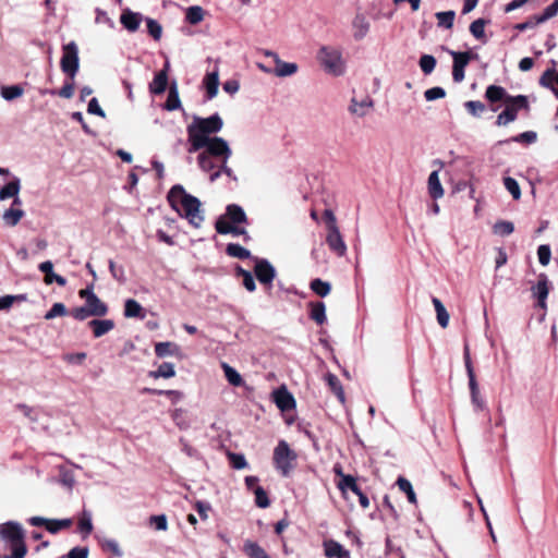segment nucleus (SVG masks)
<instances>
[{"mask_svg": "<svg viewBox=\"0 0 558 558\" xmlns=\"http://www.w3.org/2000/svg\"><path fill=\"white\" fill-rule=\"evenodd\" d=\"M223 128V121L218 113L207 118L194 117L191 124L187 125L189 153L199 151L204 145L210 144L215 137L211 136L220 132Z\"/></svg>", "mask_w": 558, "mask_h": 558, "instance_id": "obj_1", "label": "nucleus"}, {"mask_svg": "<svg viewBox=\"0 0 558 558\" xmlns=\"http://www.w3.org/2000/svg\"><path fill=\"white\" fill-rule=\"evenodd\" d=\"M168 199L171 206L184 218L189 220V222L198 228L203 221L204 217L201 211V202L187 194L182 185H174L171 187Z\"/></svg>", "mask_w": 558, "mask_h": 558, "instance_id": "obj_2", "label": "nucleus"}, {"mask_svg": "<svg viewBox=\"0 0 558 558\" xmlns=\"http://www.w3.org/2000/svg\"><path fill=\"white\" fill-rule=\"evenodd\" d=\"M197 156V163L202 171L209 174L216 171L220 162L228 161L232 150L228 142L222 137H214L210 144L204 145Z\"/></svg>", "mask_w": 558, "mask_h": 558, "instance_id": "obj_3", "label": "nucleus"}, {"mask_svg": "<svg viewBox=\"0 0 558 558\" xmlns=\"http://www.w3.org/2000/svg\"><path fill=\"white\" fill-rule=\"evenodd\" d=\"M246 223L247 217L244 209L236 204H230L227 206L226 213L217 219L215 227L220 234L244 235L245 239H248L244 227Z\"/></svg>", "mask_w": 558, "mask_h": 558, "instance_id": "obj_4", "label": "nucleus"}, {"mask_svg": "<svg viewBox=\"0 0 558 558\" xmlns=\"http://www.w3.org/2000/svg\"><path fill=\"white\" fill-rule=\"evenodd\" d=\"M320 68L329 75L341 76L345 73L347 62L342 50L336 46L322 45L316 53Z\"/></svg>", "mask_w": 558, "mask_h": 558, "instance_id": "obj_5", "label": "nucleus"}, {"mask_svg": "<svg viewBox=\"0 0 558 558\" xmlns=\"http://www.w3.org/2000/svg\"><path fill=\"white\" fill-rule=\"evenodd\" d=\"M0 536L10 544L12 555L4 558H24L26 555V545L24 542V532L17 522H7L0 524Z\"/></svg>", "mask_w": 558, "mask_h": 558, "instance_id": "obj_6", "label": "nucleus"}, {"mask_svg": "<svg viewBox=\"0 0 558 558\" xmlns=\"http://www.w3.org/2000/svg\"><path fill=\"white\" fill-rule=\"evenodd\" d=\"M505 110L498 114L496 120V124L498 126H504L513 122L521 109L529 110L527 98L523 95L508 96L505 98Z\"/></svg>", "mask_w": 558, "mask_h": 558, "instance_id": "obj_7", "label": "nucleus"}, {"mask_svg": "<svg viewBox=\"0 0 558 558\" xmlns=\"http://www.w3.org/2000/svg\"><path fill=\"white\" fill-rule=\"evenodd\" d=\"M296 457V453L289 447L288 442L280 440L274 450V462L276 469L283 476H288L294 468Z\"/></svg>", "mask_w": 558, "mask_h": 558, "instance_id": "obj_8", "label": "nucleus"}, {"mask_svg": "<svg viewBox=\"0 0 558 558\" xmlns=\"http://www.w3.org/2000/svg\"><path fill=\"white\" fill-rule=\"evenodd\" d=\"M62 52L61 70L73 81L80 68L78 47L74 41H71L63 46Z\"/></svg>", "mask_w": 558, "mask_h": 558, "instance_id": "obj_9", "label": "nucleus"}, {"mask_svg": "<svg viewBox=\"0 0 558 558\" xmlns=\"http://www.w3.org/2000/svg\"><path fill=\"white\" fill-rule=\"evenodd\" d=\"M374 107V100L368 95L353 96L349 105V112L357 118L366 117Z\"/></svg>", "mask_w": 558, "mask_h": 558, "instance_id": "obj_10", "label": "nucleus"}, {"mask_svg": "<svg viewBox=\"0 0 558 558\" xmlns=\"http://www.w3.org/2000/svg\"><path fill=\"white\" fill-rule=\"evenodd\" d=\"M453 58L452 77L456 83H460L464 80V69L471 60L469 52H457L450 51Z\"/></svg>", "mask_w": 558, "mask_h": 558, "instance_id": "obj_11", "label": "nucleus"}, {"mask_svg": "<svg viewBox=\"0 0 558 558\" xmlns=\"http://www.w3.org/2000/svg\"><path fill=\"white\" fill-rule=\"evenodd\" d=\"M351 28L354 40L361 41L369 33L371 23L364 14L357 13L352 20Z\"/></svg>", "mask_w": 558, "mask_h": 558, "instance_id": "obj_12", "label": "nucleus"}, {"mask_svg": "<svg viewBox=\"0 0 558 558\" xmlns=\"http://www.w3.org/2000/svg\"><path fill=\"white\" fill-rule=\"evenodd\" d=\"M254 271L256 278L263 284H271L276 276L275 268L266 259L256 260Z\"/></svg>", "mask_w": 558, "mask_h": 558, "instance_id": "obj_13", "label": "nucleus"}, {"mask_svg": "<svg viewBox=\"0 0 558 558\" xmlns=\"http://www.w3.org/2000/svg\"><path fill=\"white\" fill-rule=\"evenodd\" d=\"M539 85L550 89L558 99V64L555 61L539 77Z\"/></svg>", "mask_w": 558, "mask_h": 558, "instance_id": "obj_14", "label": "nucleus"}, {"mask_svg": "<svg viewBox=\"0 0 558 558\" xmlns=\"http://www.w3.org/2000/svg\"><path fill=\"white\" fill-rule=\"evenodd\" d=\"M532 294L538 301V306L543 310H546L547 304L546 300L549 294V282L548 278L545 274H541L538 276V281L535 286L532 287Z\"/></svg>", "mask_w": 558, "mask_h": 558, "instance_id": "obj_15", "label": "nucleus"}, {"mask_svg": "<svg viewBox=\"0 0 558 558\" xmlns=\"http://www.w3.org/2000/svg\"><path fill=\"white\" fill-rule=\"evenodd\" d=\"M329 248L338 256H344L347 253V245L341 236L339 228H330L326 238Z\"/></svg>", "mask_w": 558, "mask_h": 558, "instance_id": "obj_16", "label": "nucleus"}, {"mask_svg": "<svg viewBox=\"0 0 558 558\" xmlns=\"http://www.w3.org/2000/svg\"><path fill=\"white\" fill-rule=\"evenodd\" d=\"M274 402L281 411H289L295 408V400L286 387H280L272 392Z\"/></svg>", "mask_w": 558, "mask_h": 558, "instance_id": "obj_17", "label": "nucleus"}, {"mask_svg": "<svg viewBox=\"0 0 558 558\" xmlns=\"http://www.w3.org/2000/svg\"><path fill=\"white\" fill-rule=\"evenodd\" d=\"M21 190V181L19 178H14L11 182L5 184L2 189H0V201H4L7 198L13 197V205L21 206L22 201L19 197V193Z\"/></svg>", "mask_w": 558, "mask_h": 558, "instance_id": "obj_18", "label": "nucleus"}, {"mask_svg": "<svg viewBox=\"0 0 558 558\" xmlns=\"http://www.w3.org/2000/svg\"><path fill=\"white\" fill-rule=\"evenodd\" d=\"M427 191L433 199H439L444 196L445 190L441 185L438 170L430 172L427 180Z\"/></svg>", "mask_w": 558, "mask_h": 558, "instance_id": "obj_19", "label": "nucleus"}, {"mask_svg": "<svg viewBox=\"0 0 558 558\" xmlns=\"http://www.w3.org/2000/svg\"><path fill=\"white\" fill-rule=\"evenodd\" d=\"M168 70H169V62H166L165 69L157 73L153 80V82L149 84V90L151 94H162L168 84Z\"/></svg>", "mask_w": 558, "mask_h": 558, "instance_id": "obj_20", "label": "nucleus"}, {"mask_svg": "<svg viewBox=\"0 0 558 558\" xmlns=\"http://www.w3.org/2000/svg\"><path fill=\"white\" fill-rule=\"evenodd\" d=\"M120 22L129 32L133 33L138 29L142 22V15L131 11L130 9H125L121 14Z\"/></svg>", "mask_w": 558, "mask_h": 558, "instance_id": "obj_21", "label": "nucleus"}, {"mask_svg": "<svg viewBox=\"0 0 558 558\" xmlns=\"http://www.w3.org/2000/svg\"><path fill=\"white\" fill-rule=\"evenodd\" d=\"M324 549L325 555L328 558H349L350 556L349 551L344 549L340 543L333 539L325 541Z\"/></svg>", "mask_w": 558, "mask_h": 558, "instance_id": "obj_22", "label": "nucleus"}, {"mask_svg": "<svg viewBox=\"0 0 558 558\" xmlns=\"http://www.w3.org/2000/svg\"><path fill=\"white\" fill-rule=\"evenodd\" d=\"M204 86L206 88L208 99H213L218 94L219 87V73L218 71H214L211 73L206 74L204 77Z\"/></svg>", "mask_w": 558, "mask_h": 558, "instance_id": "obj_23", "label": "nucleus"}, {"mask_svg": "<svg viewBox=\"0 0 558 558\" xmlns=\"http://www.w3.org/2000/svg\"><path fill=\"white\" fill-rule=\"evenodd\" d=\"M88 325L92 327L96 338L106 335L114 328V323L111 319H93Z\"/></svg>", "mask_w": 558, "mask_h": 558, "instance_id": "obj_24", "label": "nucleus"}, {"mask_svg": "<svg viewBox=\"0 0 558 558\" xmlns=\"http://www.w3.org/2000/svg\"><path fill=\"white\" fill-rule=\"evenodd\" d=\"M243 551L248 558H271L259 544L251 539L244 542Z\"/></svg>", "mask_w": 558, "mask_h": 558, "instance_id": "obj_25", "label": "nucleus"}, {"mask_svg": "<svg viewBox=\"0 0 558 558\" xmlns=\"http://www.w3.org/2000/svg\"><path fill=\"white\" fill-rule=\"evenodd\" d=\"M124 316L126 318H145L142 305L133 299H128L124 303Z\"/></svg>", "mask_w": 558, "mask_h": 558, "instance_id": "obj_26", "label": "nucleus"}, {"mask_svg": "<svg viewBox=\"0 0 558 558\" xmlns=\"http://www.w3.org/2000/svg\"><path fill=\"white\" fill-rule=\"evenodd\" d=\"M179 352V345L170 341L158 342L155 344V353L158 357L178 355Z\"/></svg>", "mask_w": 558, "mask_h": 558, "instance_id": "obj_27", "label": "nucleus"}, {"mask_svg": "<svg viewBox=\"0 0 558 558\" xmlns=\"http://www.w3.org/2000/svg\"><path fill=\"white\" fill-rule=\"evenodd\" d=\"M24 216V210L21 209V206H14L5 210L2 215V219L7 226L14 227Z\"/></svg>", "mask_w": 558, "mask_h": 558, "instance_id": "obj_28", "label": "nucleus"}, {"mask_svg": "<svg viewBox=\"0 0 558 558\" xmlns=\"http://www.w3.org/2000/svg\"><path fill=\"white\" fill-rule=\"evenodd\" d=\"M432 303L436 311L437 322L441 328H447L449 325L450 315L442 302L438 298H433Z\"/></svg>", "mask_w": 558, "mask_h": 558, "instance_id": "obj_29", "label": "nucleus"}, {"mask_svg": "<svg viewBox=\"0 0 558 558\" xmlns=\"http://www.w3.org/2000/svg\"><path fill=\"white\" fill-rule=\"evenodd\" d=\"M298 64L294 62L280 61L274 69V74L278 77L292 76L298 72Z\"/></svg>", "mask_w": 558, "mask_h": 558, "instance_id": "obj_30", "label": "nucleus"}, {"mask_svg": "<svg viewBox=\"0 0 558 558\" xmlns=\"http://www.w3.org/2000/svg\"><path fill=\"white\" fill-rule=\"evenodd\" d=\"M0 95L4 100L12 101L24 95V88L21 85L1 86Z\"/></svg>", "mask_w": 558, "mask_h": 558, "instance_id": "obj_31", "label": "nucleus"}, {"mask_svg": "<svg viewBox=\"0 0 558 558\" xmlns=\"http://www.w3.org/2000/svg\"><path fill=\"white\" fill-rule=\"evenodd\" d=\"M325 379L327 381V385L329 386V388L331 389V391L337 396V398L339 399V401L341 403H344L345 401V396H344V391H343V387L339 380V378L331 374V373H328L326 376H325Z\"/></svg>", "mask_w": 558, "mask_h": 558, "instance_id": "obj_32", "label": "nucleus"}, {"mask_svg": "<svg viewBox=\"0 0 558 558\" xmlns=\"http://www.w3.org/2000/svg\"><path fill=\"white\" fill-rule=\"evenodd\" d=\"M86 306L93 316H105L108 312L107 305L97 295H92Z\"/></svg>", "mask_w": 558, "mask_h": 558, "instance_id": "obj_33", "label": "nucleus"}, {"mask_svg": "<svg viewBox=\"0 0 558 558\" xmlns=\"http://www.w3.org/2000/svg\"><path fill=\"white\" fill-rule=\"evenodd\" d=\"M221 367H222V369L225 372V376L230 385H232L234 387H240L243 385V383H244L243 378L235 368H233L232 366H230L228 363H225V362L221 364Z\"/></svg>", "mask_w": 558, "mask_h": 558, "instance_id": "obj_34", "label": "nucleus"}, {"mask_svg": "<svg viewBox=\"0 0 558 558\" xmlns=\"http://www.w3.org/2000/svg\"><path fill=\"white\" fill-rule=\"evenodd\" d=\"M78 531L83 538H86L93 531L92 513L87 510H83L78 519Z\"/></svg>", "mask_w": 558, "mask_h": 558, "instance_id": "obj_35", "label": "nucleus"}, {"mask_svg": "<svg viewBox=\"0 0 558 558\" xmlns=\"http://www.w3.org/2000/svg\"><path fill=\"white\" fill-rule=\"evenodd\" d=\"M397 485L401 492L407 495L410 504L416 505L417 499L411 482L402 476L398 477Z\"/></svg>", "mask_w": 558, "mask_h": 558, "instance_id": "obj_36", "label": "nucleus"}, {"mask_svg": "<svg viewBox=\"0 0 558 558\" xmlns=\"http://www.w3.org/2000/svg\"><path fill=\"white\" fill-rule=\"evenodd\" d=\"M485 96L489 101L496 102L499 100L505 101V98L508 97L509 95H507L506 89L504 87L497 85H489L486 88Z\"/></svg>", "mask_w": 558, "mask_h": 558, "instance_id": "obj_37", "label": "nucleus"}, {"mask_svg": "<svg viewBox=\"0 0 558 558\" xmlns=\"http://www.w3.org/2000/svg\"><path fill=\"white\" fill-rule=\"evenodd\" d=\"M311 318L318 325L326 322V307L323 302L311 303Z\"/></svg>", "mask_w": 558, "mask_h": 558, "instance_id": "obj_38", "label": "nucleus"}, {"mask_svg": "<svg viewBox=\"0 0 558 558\" xmlns=\"http://www.w3.org/2000/svg\"><path fill=\"white\" fill-rule=\"evenodd\" d=\"M205 12L204 9L199 5H193L187 8L185 19L186 21L192 24H198L204 20Z\"/></svg>", "mask_w": 558, "mask_h": 558, "instance_id": "obj_39", "label": "nucleus"}, {"mask_svg": "<svg viewBox=\"0 0 558 558\" xmlns=\"http://www.w3.org/2000/svg\"><path fill=\"white\" fill-rule=\"evenodd\" d=\"M226 252L229 256L240 259H246L251 257V252L240 244L230 243L227 245Z\"/></svg>", "mask_w": 558, "mask_h": 558, "instance_id": "obj_40", "label": "nucleus"}, {"mask_svg": "<svg viewBox=\"0 0 558 558\" xmlns=\"http://www.w3.org/2000/svg\"><path fill=\"white\" fill-rule=\"evenodd\" d=\"M486 21L484 19H477L473 21L470 25V32L471 34L478 40H482L483 43H486L485 38V26Z\"/></svg>", "mask_w": 558, "mask_h": 558, "instance_id": "obj_41", "label": "nucleus"}, {"mask_svg": "<svg viewBox=\"0 0 558 558\" xmlns=\"http://www.w3.org/2000/svg\"><path fill=\"white\" fill-rule=\"evenodd\" d=\"M150 376H153L154 378H159V377L171 378V377H174L175 376L174 365L172 363L165 362L161 365H159L157 371L151 372Z\"/></svg>", "mask_w": 558, "mask_h": 558, "instance_id": "obj_42", "label": "nucleus"}, {"mask_svg": "<svg viewBox=\"0 0 558 558\" xmlns=\"http://www.w3.org/2000/svg\"><path fill=\"white\" fill-rule=\"evenodd\" d=\"M454 17H456L454 11H445V12L436 13L438 26L445 27L447 29L452 28Z\"/></svg>", "mask_w": 558, "mask_h": 558, "instance_id": "obj_43", "label": "nucleus"}, {"mask_svg": "<svg viewBox=\"0 0 558 558\" xmlns=\"http://www.w3.org/2000/svg\"><path fill=\"white\" fill-rule=\"evenodd\" d=\"M437 61L432 54H423L420 58L418 65L426 75L430 74L436 68Z\"/></svg>", "mask_w": 558, "mask_h": 558, "instance_id": "obj_44", "label": "nucleus"}, {"mask_svg": "<svg viewBox=\"0 0 558 558\" xmlns=\"http://www.w3.org/2000/svg\"><path fill=\"white\" fill-rule=\"evenodd\" d=\"M311 289L314 293L324 298L330 293L331 286L330 283L317 278L311 282Z\"/></svg>", "mask_w": 558, "mask_h": 558, "instance_id": "obj_45", "label": "nucleus"}, {"mask_svg": "<svg viewBox=\"0 0 558 558\" xmlns=\"http://www.w3.org/2000/svg\"><path fill=\"white\" fill-rule=\"evenodd\" d=\"M222 173L229 177L232 180H236L233 170L228 167V161H221L219 168L209 174L210 182H215Z\"/></svg>", "mask_w": 558, "mask_h": 558, "instance_id": "obj_46", "label": "nucleus"}, {"mask_svg": "<svg viewBox=\"0 0 558 558\" xmlns=\"http://www.w3.org/2000/svg\"><path fill=\"white\" fill-rule=\"evenodd\" d=\"M513 223L511 221L506 220L497 221L493 227L494 233L500 236L509 235L513 232Z\"/></svg>", "mask_w": 558, "mask_h": 558, "instance_id": "obj_47", "label": "nucleus"}, {"mask_svg": "<svg viewBox=\"0 0 558 558\" xmlns=\"http://www.w3.org/2000/svg\"><path fill=\"white\" fill-rule=\"evenodd\" d=\"M338 487L343 494H345L348 489H350L352 493H355L357 489H360L355 478L351 475H342L341 481L338 483Z\"/></svg>", "mask_w": 558, "mask_h": 558, "instance_id": "obj_48", "label": "nucleus"}, {"mask_svg": "<svg viewBox=\"0 0 558 558\" xmlns=\"http://www.w3.org/2000/svg\"><path fill=\"white\" fill-rule=\"evenodd\" d=\"M181 107V101L179 98V94L175 87H172L169 90L167 101L165 104V108L169 111L177 110Z\"/></svg>", "mask_w": 558, "mask_h": 558, "instance_id": "obj_49", "label": "nucleus"}, {"mask_svg": "<svg viewBox=\"0 0 558 558\" xmlns=\"http://www.w3.org/2000/svg\"><path fill=\"white\" fill-rule=\"evenodd\" d=\"M558 14V0H555L550 5H548L544 12L539 15H536V22L541 24L548 21L549 19L556 16Z\"/></svg>", "mask_w": 558, "mask_h": 558, "instance_id": "obj_50", "label": "nucleus"}, {"mask_svg": "<svg viewBox=\"0 0 558 558\" xmlns=\"http://www.w3.org/2000/svg\"><path fill=\"white\" fill-rule=\"evenodd\" d=\"M506 190L512 195L514 199H520L521 189L515 179L507 177L504 179Z\"/></svg>", "mask_w": 558, "mask_h": 558, "instance_id": "obj_51", "label": "nucleus"}, {"mask_svg": "<svg viewBox=\"0 0 558 558\" xmlns=\"http://www.w3.org/2000/svg\"><path fill=\"white\" fill-rule=\"evenodd\" d=\"M72 525L71 519H61V520H49L47 530L50 533H57L62 529L70 527Z\"/></svg>", "mask_w": 558, "mask_h": 558, "instance_id": "obj_52", "label": "nucleus"}, {"mask_svg": "<svg viewBox=\"0 0 558 558\" xmlns=\"http://www.w3.org/2000/svg\"><path fill=\"white\" fill-rule=\"evenodd\" d=\"M68 311L63 303H54L52 307L45 314V319L50 320L58 316L66 315Z\"/></svg>", "mask_w": 558, "mask_h": 558, "instance_id": "obj_53", "label": "nucleus"}, {"mask_svg": "<svg viewBox=\"0 0 558 558\" xmlns=\"http://www.w3.org/2000/svg\"><path fill=\"white\" fill-rule=\"evenodd\" d=\"M146 23H147V31H148L149 35L155 40H159L161 38V34H162L161 25L153 19H146Z\"/></svg>", "mask_w": 558, "mask_h": 558, "instance_id": "obj_54", "label": "nucleus"}, {"mask_svg": "<svg viewBox=\"0 0 558 558\" xmlns=\"http://www.w3.org/2000/svg\"><path fill=\"white\" fill-rule=\"evenodd\" d=\"M146 391L148 392H151L154 395H165L167 397H169V399L173 402V403H177L179 402L183 395L182 392L178 391V390H157V389H146Z\"/></svg>", "mask_w": 558, "mask_h": 558, "instance_id": "obj_55", "label": "nucleus"}, {"mask_svg": "<svg viewBox=\"0 0 558 558\" xmlns=\"http://www.w3.org/2000/svg\"><path fill=\"white\" fill-rule=\"evenodd\" d=\"M464 106L466 110L474 117L481 116L485 110L484 104L478 100L466 101Z\"/></svg>", "mask_w": 558, "mask_h": 558, "instance_id": "obj_56", "label": "nucleus"}, {"mask_svg": "<svg viewBox=\"0 0 558 558\" xmlns=\"http://www.w3.org/2000/svg\"><path fill=\"white\" fill-rule=\"evenodd\" d=\"M255 502L259 508H267L269 506V499L266 492L260 487H255Z\"/></svg>", "mask_w": 558, "mask_h": 558, "instance_id": "obj_57", "label": "nucleus"}, {"mask_svg": "<svg viewBox=\"0 0 558 558\" xmlns=\"http://www.w3.org/2000/svg\"><path fill=\"white\" fill-rule=\"evenodd\" d=\"M16 300L24 301L26 296L24 294L0 296V311L10 308Z\"/></svg>", "mask_w": 558, "mask_h": 558, "instance_id": "obj_58", "label": "nucleus"}, {"mask_svg": "<svg viewBox=\"0 0 558 558\" xmlns=\"http://www.w3.org/2000/svg\"><path fill=\"white\" fill-rule=\"evenodd\" d=\"M538 260L543 266H547L550 262L551 251L548 245H539L537 248Z\"/></svg>", "mask_w": 558, "mask_h": 558, "instance_id": "obj_59", "label": "nucleus"}, {"mask_svg": "<svg viewBox=\"0 0 558 558\" xmlns=\"http://www.w3.org/2000/svg\"><path fill=\"white\" fill-rule=\"evenodd\" d=\"M446 96V92L442 87H432L424 93V97L427 101L441 99Z\"/></svg>", "mask_w": 558, "mask_h": 558, "instance_id": "obj_60", "label": "nucleus"}, {"mask_svg": "<svg viewBox=\"0 0 558 558\" xmlns=\"http://www.w3.org/2000/svg\"><path fill=\"white\" fill-rule=\"evenodd\" d=\"M149 522L157 531H166L168 529V521L165 514L151 515Z\"/></svg>", "mask_w": 558, "mask_h": 558, "instance_id": "obj_61", "label": "nucleus"}, {"mask_svg": "<svg viewBox=\"0 0 558 558\" xmlns=\"http://www.w3.org/2000/svg\"><path fill=\"white\" fill-rule=\"evenodd\" d=\"M536 138H537V135L535 132L526 131V132H523V133L512 137L511 141L518 142V143L532 144L536 141Z\"/></svg>", "mask_w": 558, "mask_h": 558, "instance_id": "obj_62", "label": "nucleus"}, {"mask_svg": "<svg viewBox=\"0 0 558 558\" xmlns=\"http://www.w3.org/2000/svg\"><path fill=\"white\" fill-rule=\"evenodd\" d=\"M229 458H230L232 466L236 470H242L247 466L246 459L243 454L230 453Z\"/></svg>", "mask_w": 558, "mask_h": 558, "instance_id": "obj_63", "label": "nucleus"}, {"mask_svg": "<svg viewBox=\"0 0 558 558\" xmlns=\"http://www.w3.org/2000/svg\"><path fill=\"white\" fill-rule=\"evenodd\" d=\"M89 550L87 547H73L68 553V558H88Z\"/></svg>", "mask_w": 558, "mask_h": 558, "instance_id": "obj_64", "label": "nucleus"}]
</instances>
